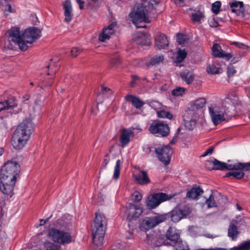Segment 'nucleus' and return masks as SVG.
Here are the masks:
<instances>
[{"label":"nucleus","instance_id":"1","mask_svg":"<svg viewBox=\"0 0 250 250\" xmlns=\"http://www.w3.org/2000/svg\"><path fill=\"white\" fill-rule=\"evenodd\" d=\"M160 0H145L135 6L136 10L129 14L132 22L135 24L138 23L150 22V18L155 17L157 13L156 6Z\"/></svg>","mask_w":250,"mask_h":250},{"label":"nucleus","instance_id":"2","mask_svg":"<svg viewBox=\"0 0 250 250\" xmlns=\"http://www.w3.org/2000/svg\"><path fill=\"white\" fill-rule=\"evenodd\" d=\"M107 224V220L104 215L100 212H96L92 226L93 242L95 245L100 246L103 244Z\"/></svg>","mask_w":250,"mask_h":250},{"label":"nucleus","instance_id":"3","mask_svg":"<svg viewBox=\"0 0 250 250\" xmlns=\"http://www.w3.org/2000/svg\"><path fill=\"white\" fill-rule=\"evenodd\" d=\"M34 129L33 126H18L12 136L11 144L16 149H21L26 144Z\"/></svg>","mask_w":250,"mask_h":250},{"label":"nucleus","instance_id":"4","mask_svg":"<svg viewBox=\"0 0 250 250\" xmlns=\"http://www.w3.org/2000/svg\"><path fill=\"white\" fill-rule=\"evenodd\" d=\"M20 171V165L17 162L8 161L1 168L0 178L3 179V180L6 179L16 181Z\"/></svg>","mask_w":250,"mask_h":250},{"label":"nucleus","instance_id":"5","mask_svg":"<svg viewBox=\"0 0 250 250\" xmlns=\"http://www.w3.org/2000/svg\"><path fill=\"white\" fill-rule=\"evenodd\" d=\"M173 196L163 192L154 193L147 197L145 204L147 209L151 210L156 208L162 202L172 198Z\"/></svg>","mask_w":250,"mask_h":250},{"label":"nucleus","instance_id":"6","mask_svg":"<svg viewBox=\"0 0 250 250\" xmlns=\"http://www.w3.org/2000/svg\"><path fill=\"white\" fill-rule=\"evenodd\" d=\"M213 168L214 169L223 170L227 169L229 170L243 169L244 170H250V163H236L234 164H228L222 162L216 159H214Z\"/></svg>","mask_w":250,"mask_h":250},{"label":"nucleus","instance_id":"7","mask_svg":"<svg viewBox=\"0 0 250 250\" xmlns=\"http://www.w3.org/2000/svg\"><path fill=\"white\" fill-rule=\"evenodd\" d=\"M165 221V218L160 214L153 217H146L139 221V227L142 231H146Z\"/></svg>","mask_w":250,"mask_h":250},{"label":"nucleus","instance_id":"8","mask_svg":"<svg viewBox=\"0 0 250 250\" xmlns=\"http://www.w3.org/2000/svg\"><path fill=\"white\" fill-rule=\"evenodd\" d=\"M7 34L9 41L18 45L21 50L24 51L28 49V45L24 42L22 38V34L21 35L19 28L12 27L8 30Z\"/></svg>","mask_w":250,"mask_h":250},{"label":"nucleus","instance_id":"9","mask_svg":"<svg viewBox=\"0 0 250 250\" xmlns=\"http://www.w3.org/2000/svg\"><path fill=\"white\" fill-rule=\"evenodd\" d=\"M49 235L55 242L61 244H68L72 241V236L69 233L58 229H50Z\"/></svg>","mask_w":250,"mask_h":250},{"label":"nucleus","instance_id":"10","mask_svg":"<svg viewBox=\"0 0 250 250\" xmlns=\"http://www.w3.org/2000/svg\"><path fill=\"white\" fill-rule=\"evenodd\" d=\"M143 208L135 203H130L126 208V218L129 223L136 221L143 213Z\"/></svg>","mask_w":250,"mask_h":250},{"label":"nucleus","instance_id":"11","mask_svg":"<svg viewBox=\"0 0 250 250\" xmlns=\"http://www.w3.org/2000/svg\"><path fill=\"white\" fill-rule=\"evenodd\" d=\"M189 213V210L188 208H180L176 207L168 213L160 214V215L164 216L165 220L167 219H170L172 222L176 223L187 216Z\"/></svg>","mask_w":250,"mask_h":250},{"label":"nucleus","instance_id":"12","mask_svg":"<svg viewBox=\"0 0 250 250\" xmlns=\"http://www.w3.org/2000/svg\"><path fill=\"white\" fill-rule=\"evenodd\" d=\"M42 31L36 27H29L24 30L22 32L23 40L26 44H32L40 38Z\"/></svg>","mask_w":250,"mask_h":250},{"label":"nucleus","instance_id":"13","mask_svg":"<svg viewBox=\"0 0 250 250\" xmlns=\"http://www.w3.org/2000/svg\"><path fill=\"white\" fill-rule=\"evenodd\" d=\"M155 151L159 160L165 165H167L169 163L173 153V150L169 146L156 148Z\"/></svg>","mask_w":250,"mask_h":250},{"label":"nucleus","instance_id":"14","mask_svg":"<svg viewBox=\"0 0 250 250\" xmlns=\"http://www.w3.org/2000/svg\"><path fill=\"white\" fill-rule=\"evenodd\" d=\"M208 111L211 121L214 125H217L223 121H227L229 120L224 113L221 111L214 110L211 107H209Z\"/></svg>","mask_w":250,"mask_h":250},{"label":"nucleus","instance_id":"15","mask_svg":"<svg viewBox=\"0 0 250 250\" xmlns=\"http://www.w3.org/2000/svg\"><path fill=\"white\" fill-rule=\"evenodd\" d=\"M3 179L0 178V189L4 194L10 195L11 197L14 194L13 191L16 184L15 181H10L9 179Z\"/></svg>","mask_w":250,"mask_h":250},{"label":"nucleus","instance_id":"16","mask_svg":"<svg viewBox=\"0 0 250 250\" xmlns=\"http://www.w3.org/2000/svg\"><path fill=\"white\" fill-rule=\"evenodd\" d=\"M117 26L116 22H112L107 27L103 29L102 32L99 34V40L102 42H104L109 40L111 35H113L115 31V27Z\"/></svg>","mask_w":250,"mask_h":250},{"label":"nucleus","instance_id":"17","mask_svg":"<svg viewBox=\"0 0 250 250\" xmlns=\"http://www.w3.org/2000/svg\"><path fill=\"white\" fill-rule=\"evenodd\" d=\"M229 5L232 13H235L237 16L241 17L245 16V10L243 1L231 0L229 2Z\"/></svg>","mask_w":250,"mask_h":250},{"label":"nucleus","instance_id":"18","mask_svg":"<svg viewBox=\"0 0 250 250\" xmlns=\"http://www.w3.org/2000/svg\"><path fill=\"white\" fill-rule=\"evenodd\" d=\"M149 130L158 137L167 136L169 133V126H150Z\"/></svg>","mask_w":250,"mask_h":250},{"label":"nucleus","instance_id":"19","mask_svg":"<svg viewBox=\"0 0 250 250\" xmlns=\"http://www.w3.org/2000/svg\"><path fill=\"white\" fill-rule=\"evenodd\" d=\"M167 241L168 240L171 241V244H174L180 240V232L174 227H169L166 233Z\"/></svg>","mask_w":250,"mask_h":250},{"label":"nucleus","instance_id":"20","mask_svg":"<svg viewBox=\"0 0 250 250\" xmlns=\"http://www.w3.org/2000/svg\"><path fill=\"white\" fill-rule=\"evenodd\" d=\"M62 4L64 10V21L69 22L71 21L73 16L71 1L70 0H66L63 2Z\"/></svg>","mask_w":250,"mask_h":250},{"label":"nucleus","instance_id":"21","mask_svg":"<svg viewBox=\"0 0 250 250\" xmlns=\"http://www.w3.org/2000/svg\"><path fill=\"white\" fill-rule=\"evenodd\" d=\"M134 177L139 185H147L150 183V180L145 171H140L138 173L135 174Z\"/></svg>","mask_w":250,"mask_h":250},{"label":"nucleus","instance_id":"22","mask_svg":"<svg viewBox=\"0 0 250 250\" xmlns=\"http://www.w3.org/2000/svg\"><path fill=\"white\" fill-rule=\"evenodd\" d=\"M155 44L160 50L165 49L168 45L167 37L164 34H160L155 38Z\"/></svg>","mask_w":250,"mask_h":250},{"label":"nucleus","instance_id":"23","mask_svg":"<svg viewBox=\"0 0 250 250\" xmlns=\"http://www.w3.org/2000/svg\"><path fill=\"white\" fill-rule=\"evenodd\" d=\"M184 121L185 125H204L206 123L205 119L202 116L192 117L190 120L187 119L186 116H184Z\"/></svg>","mask_w":250,"mask_h":250},{"label":"nucleus","instance_id":"24","mask_svg":"<svg viewBox=\"0 0 250 250\" xmlns=\"http://www.w3.org/2000/svg\"><path fill=\"white\" fill-rule=\"evenodd\" d=\"M126 101L130 102L137 109H140L145 104V102L141 101L139 97L130 95H126Z\"/></svg>","mask_w":250,"mask_h":250},{"label":"nucleus","instance_id":"25","mask_svg":"<svg viewBox=\"0 0 250 250\" xmlns=\"http://www.w3.org/2000/svg\"><path fill=\"white\" fill-rule=\"evenodd\" d=\"M72 220V216L69 214H65L61 219L58 220V223L61 227V228L67 229L69 228L70 226H71Z\"/></svg>","mask_w":250,"mask_h":250},{"label":"nucleus","instance_id":"26","mask_svg":"<svg viewBox=\"0 0 250 250\" xmlns=\"http://www.w3.org/2000/svg\"><path fill=\"white\" fill-rule=\"evenodd\" d=\"M203 193V190L200 187H195L187 192L186 197L190 199H195Z\"/></svg>","mask_w":250,"mask_h":250},{"label":"nucleus","instance_id":"27","mask_svg":"<svg viewBox=\"0 0 250 250\" xmlns=\"http://www.w3.org/2000/svg\"><path fill=\"white\" fill-rule=\"evenodd\" d=\"M180 76L183 80L188 84L191 83L194 78L193 73L187 69H184L181 73Z\"/></svg>","mask_w":250,"mask_h":250},{"label":"nucleus","instance_id":"28","mask_svg":"<svg viewBox=\"0 0 250 250\" xmlns=\"http://www.w3.org/2000/svg\"><path fill=\"white\" fill-rule=\"evenodd\" d=\"M206 103L205 98H199L194 101L192 102L190 105V108L192 111H196L203 108Z\"/></svg>","mask_w":250,"mask_h":250},{"label":"nucleus","instance_id":"29","mask_svg":"<svg viewBox=\"0 0 250 250\" xmlns=\"http://www.w3.org/2000/svg\"><path fill=\"white\" fill-rule=\"evenodd\" d=\"M239 234L238 228L236 225L233 224H230L228 229V235L231 237L232 240H235Z\"/></svg>","mask_w":250,"mask_h":250},{"label":"nucleus","instance_id":"30","mask_svg":"<svg viewBox=\"0 0 250 250\" xmlns=\"http://www.w3.org/2000/svg\"><path fill=\"white\" fill-rule=\"evenodd\" d=\"M236 171L237 170H236ZM239 171H232L226 173L225 175V177H229L230 176L233 177L234 178L237 179H241L245 176V173L243 171H245L243 169H240Z\"/></svg>","mask_w":250,"mask_h":250},{"label":"nucleus","instance_id":"31","mask_svg":"<svg viewBox=\"0 0 250 250\" xmlns=\"http://www.w3.org/2000/svg\"><path fill=\"white\" fill-rule=\"evenodd\" d=\"M224 51L222 50L221 46L215 43L213 44L212 48V55L215 57L219 58L222 57V54L224 53Z\"/></svg>","mask_w":250,"mask_h":250},{"label":"nucleus","instance_id":"32","mask_svg":"<svg viewBox=\"0 0 250 250\" xmlns=\"http://www.w3.org/2000/svg\"><path fill=\"white\" fill-rule=\"evenodd\" d=\"M205 17L204 14L201 11H196L191 14V19L193 22H199Z\"/></svg>","mask_w":250,"mask_h":250},{"label":"nucleus","instance_id":"33","mask_svg":"<svg viewBox=\"0 0 250 250\" xmlns=\"http://www.w3.org/2000/svg\"><path fill=\"white\" fill-rule=\"evenodd\" d=\"M164 60V57L162 54H157L151 57L149 64L151 65H155L162 62Z\"/></svg>","mask_w":250,"mask_h":250},{"label":"nucleus","instance_id":"34","mask_svg":"<svg viewBox=\"0 0 250 250\" xmlns=\"http://www.w3.org/2000/svg\"><path fill=\"white\" fill-rule=\"evenodd\" d=\"M173 245L176 250H189V248L187 245V243L183 242L180 240L174 244H171Z\"/></svg>","mask_w":250,"mask_h":250},{"label":"nucleus","instance_id":"35","mask_svg":"<svg viewBox=\"0 0 250 250\" xmlns=\"http://www.w3.org/2000/svg\"><path fill=\"white\" fill-rule=\"evenodd\" d=\"M207 71L210 74H220L222 72V69L220 67L216 66L214 64H208L207 67Z\"/></svg>","mask_w":250,"mask_h":250},{"label":"nucleus","instance_id":"36","mask_svg":"<svg viewBox=\"0 0 250 250\" xmlns=\"http://www.w3.org/2000/svg\"><path fill=\"white\" fill-rule=\"evenodd\" d=\"M7 109L13 108L18 105V102L14 97L9 98L5 101Z\"/></svg>","mask_w":250,"mask_h":250},{"label":"nucleus","instance_id":"37","mask_svg":"<svg viewBox=\"0 0 250 250\" xmlns=\"http://www.w3.org/2000/svg\"><path fill=\"white\" fill-rule=\"evenodd\" d=\"M142 198H143L142 194L140 192H139L137 190L134 191L131 193V196H130L131 200L133 202H135V203H138L140 201H141L142 199Z\"/></svg>","mask_w":250,"mask_h":250},{"label":"nucleus","instance_id":"38","mask_svg":"<svg viewBox=\"0 0 250 250\" xmlns=\"http://www.w3.org/2000/svg\"><path fill=\"white\" fill-rule=\"evenodd\" d=\"M5 2H0V6L1 9L5 13L6 12L9 13L12 12L11 5L9 2V0H4Z\"/></svg>","mask_w":250,"mask_h":250},{"label":"nucleus","instance_id":"39","mask_svg":"<svg viewBox=\"0 0 250 250\" xmlns=\"http://www.w3.org/2000/svg\"><path fill=\"white\" fill-rule=\"evenodd\" d=\"M250 249V241H245L237 247H235L232 250H249Z\"/></svg>","mask_w":250,"mask_h":250},{"label":"nucleus","instance_id":"40","mask_svg":"<svg viewBox=\"0 0 250 250\" xmlns=\"http://www.w3.org/2000/svg\"><path fill=\"white\" fill-rule=\"evenodd\" d=\"M120 167H121V161L120 160H118L116 163V166L114 168V172L113 176V178L114 179H118L120 174Z\"/></svg>","mask_w":250,"mask_h":250},{"label":"nucleus","instance_id":"41","mask_svg":"<svg viewBox=\"0 0 250 250\" xmlns=\"http://www.w3.org/2000/svg\"><path fill=\"white\" fill-rule=\"evenodd\" d=\"M157 115L160 118H168L170 119L172 118L173 115L169 112L165 110H161L157 111Z\"/></svg>","mask_w":250,"mask_h":250},{"label":"nucleus","instance_id":"42","mask_svg":"<svg viewBox=\"0 0 250 250\" xmlns=\"http://www.w3.org/2000/svg\"><path fill=\"white\" fill-rule=\"evenodd\" d=\"M221 6V2L220 1H216L212 4L211 10L215 14L217 15L220 12V8Z\"/></svg>","mask_w":250,"mask_h":250},{"label":"nucleus","instance_id":"43","mask_svg":"<svg viewBox=\"0 0 250 250\" xmlns=\"http://www.w3.org/2000/svg\"><path fill=\"white\" fill-rule=\"evenodd\" d=\"M159 236L158 235H152L148 237L147 244L152 247H156L155 243H157Z\"/></svg>","mask_w":250,"mask_h":250},{"label":"nucleus","instance_id":"44","mask_svg":"<svg viewBox=\"0 0 250 250\" xmlns=\"http://www.w3.org/2000/svg\"><path fill=\"white\" fill-rule=\"evenodd\" d=\"M185 93V88L181 87H178L172 91V94L174 96H182Z\"/></svg>","mask_w":250,"mask_h":250},{"label":"nucleus","instance_id":"45","mask_svg":"<svg viewBox=\"0 0 250 250\" xmlns=\"http://www.w3.org/2000/svg\"><path fill=\"white\" fill-rule=\"evenodd\" d=\"M187 55V52L185 50L179 49L178 51V61L180 62H182L186 58Z\"/></svg>","mask_w":250,"mask_h":250},{"label":"nucleus","instance_id":"46","mask_svg":"<svg viewBox=\"0 0 250 250\" xmlns=\"http://www.w3.org/2000/svg\"><path fill=\"white\" fill-rule=\"evenodd\" d=\"M169 244V243L167 242V240L165 239V237L159 236L158 239L157 241V243H155V246L157 247L163 245H168Z\"/></svg>","mask_w":250,"mask_h":250},{"label":"nucleus","instance_id":"47","mask_svg":"<svg viewBox=\"0 0 250 250\" xmlns=\"http://www.w3.org/2000/svg\"><path fill=\"white\" fill-rule=\"evenodd\" d=\"M206 203L208 208L217 206L214 201V197L212 194L210 195L209 198L206 200Z\"/></svg>","mask_w":250,"mask_h":250},{"label":"nucleus","instance_id":"48","mask_svg":"<svg viewBox=\"0 0 250 250\" xmlns=\"http://www.w3.org/2000/svg\"><path fill=\"white\" fill-rule=\"evenodd\" d=\"M177 41L180 44H184L187 42L186 36L182 34L178 33L177 35Z\"/></svg>","mask_w":250,"mask_h":250},{"label":"nucleus","instance_id":"49","mask_svg":"<svg viewBox=\"0 0 250 250\" xmlns=\"http://www.w3.org/2000/svg\"><path fill=\"white\" fill-rule=\"evenodd\" d=\"M134 134L132 129H126V145L134 137Z\"/></svg>","mask_w":250,"mask_h":250},{"label":"nucleus","instance_id":"50","mask_svg":"<svg viewBox=\"0 0 250 250\" xmlns=\"http://www.w3.org/2000/svg\"><path fill=\"white\" fill-rule=\"evenodd\" d=\"M209 25L211 27H217L219 25V23L217 19L215 18H210L208 20Z\"/></svg>","mask_w":250,"mask_h":250},{"label":"nucleus","instance_id":"51","mask_svg":"<svg viewBox=\"0 0 250 250\" xmlns=\"http://www.w3.org/2000/svg\"><path fill=\"white\" fill-rule=\"evenodd\" d=\"M137 43L141 45H145V46H149L151 45L150 39L149 38L146 37L144 39H143L141 41H140Z\"/></svg>","mask_w":250,"mask_h":250},{"label":"nucleus","instance_id":"52","mask_svg":"<svg viewBox=\"0 0 250 250\" xmlns=\"http://www.w3.org/2000/svg\"><path fill=\"white\" fill-rule=\"evenodd\" d=\"M82 51V50L80 47H73L71 51V55L72 57H76L78 55H79Z\"/></svg>","mask_w":250,"mask_h":250},{"label":"nucleus","instance_id":"53","mask_svg":"<svg viewBox=\"0 0 250 250\" xmlns=\"http://www.w3.org/2000/svg\"><path fill=\"white\" fill-rule=\"evenodd\" d=\"M178 134H187L188 133V126H180L177 130Z\"/></svg>","mask_w":250,"mask_h":250},{"label":"nucleus","instance_id":"54","mask_svg":"<svg viewBox=\"0 0 250 250\" xmlns=\"http://www.w3.org/2000/svg\"><path fill=\"white\" fill-rule=\"evenodd\" d=\"M233 56L231 58V62L232 64H235L239 62L241 59V55L240 54H232Z\"/></svg>","mask_w":250,"mask_h":250},{"label":"nucleus","instance_id":"55","mask_svg":"<svg viewBox=\"0 0 250 250\" xmlns=\"http://www.w3.org/2000/svg\"><path fill=\"white\" fill-rule=\"evenodd\" d=\"M110 161V156L109 154H106L104 157V161L102 164L101 168H105Z\"/></svg>","mask_w":250,"mask_h":250},{"label":"nucleus","instance_id":"56","mask_svg":"<svg viewBox=\"0 0 250 250\" xmlns=\"http://www.w3.org/2000/svg\"><path fill=\"white\" fill-rule=\"evenodd\" d=\"M235 72L236 70H235V68L233 66L230 65L228 67L227 74L228 77H230L232 76L235 74Z\"/></svg>","mask_w":250,"mask_h":250},{"label":"nucleus","instance_id":"57","mask_svg":"<svg viewBox=\"0 0 250 250\" xmlns=\"http://www.w3.org/2000/svg\"><path fill=\"white\" fill-rule=\"evenodd\" d=\"M121 146L124 147L125 146V128H123L121 131V135L120 138Z\"/></svg>","mask_w":250,"mask_h":250},{"label":"nucleus","instance_id":"58","mask_svg":"<svg viewBox=\"0 0 250 250\" xmlns=\"http://www.w3.org/2000/svg\"><path fill=\"white\" fill-rule=\"evenodd\" d=\"M87 1L93 7H97L101 3L102 0H87Z\"/></svg>","mask_w":250,"mask_h":250},{"label":"nucleus","instance_id":"59","mask_svg":"<svg viewBox=\"0 0 250 250\" xmlns=\"http://www.w3.org/2000/svg\"><path fill=\"white\" fill-rule=\"evenodd\" d=\"M147 104L151 106L152 108L154 109H156V108L160 105V104L159 102L156 101H152L147 102Z\"/></svg>","mask_w":250,"mask_h":250},{"label":"nucleus","instance_id":"60","mask_svg":"<svg viewBox=\"0 0 250 250\" xmlns=\"http://www.w3.org/2000/svg\"><path fill=\"white\" fill-rule=\"evenodd\" d=\"M111 90L107 87L102 86L100 94L105 95L107 93H111Z\"/></svg>","mask_w":250,"mask_h":250},{"label":"nucleus","instance_id":"61","mask_svg":"<svg viewBox=\"0 0 250 250\" xmlns=\"http://www.w3.org/2000/svg\"><path fill=\"white\" fill-rule=\"evenodd\" d=\"M205 166L209 170L214 169L213 168V161H207L205 163Z\"/></svg>","mask_w":250,"mask_h":250},{"label":"nucleus","instance_id":"62","mask_svg":"<svg viewBox=\"0 0 250 250\" xmlns=\"http://www.w3.org/2000/svg\"><path fill=\"white\" fill-rule=\"evenodd\" d=\"M222 57H221V58H225L227 61H229L231 59L233 55L230 53H226L224 51L223 54H222Z\"/></svg>","mask_w":250,"mask_h":250},{"label":"nucleus","instance_id":"63","mask_svg":"<svg viewBox=\"0 0 250 250\" xmlns=\"http://www.w3.org/2000/svg\"><path fill=\"white\" fill-rule=\"evenodd\" d=\"M121 60L119 57H115L111 60V63L115 65H118L121 63Z\"/></svg>","mask_w":250,"mask_h":250},{"label":"nucleus","instance_id":"64","mask_svg":"<svg viewBox=\"0 0 250 250\" xmlns=\"http://www.w3.org/2000/svg\"><path fill=\"white\" fill-rule=\"evenodd\" d=\"M45 250H59V249L57 245L52 244L48 246Z\"/></svg>","mask_w":250,"mask_h":250}]
</instances>
